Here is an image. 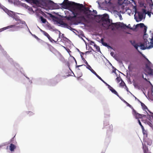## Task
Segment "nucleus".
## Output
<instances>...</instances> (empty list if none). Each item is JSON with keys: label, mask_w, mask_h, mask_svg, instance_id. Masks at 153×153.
I'll list each match as a JSON object with an SVG mask.
<instances>
[{"label": "nucleus", "mask_w": 153, "mask_h": 153, "mask_svg": "<svg viewBox=\"0 0 153 153\" xmlns=\"http://www.w3.org/2000/svg\"><path fill=\"white\" fill-rule=\"evenodd\" d=\"M135 13L136 14L137 13L138 14L139 19L137 18V17L135 15V14L134 15V19L136 20L137 22H139L141 21L143 18V14L141 13L138 11H135Z\"/></svg>", "instance_id": "1a4fd4ad"}, {"label": "nucleus", "mask_w": 153, "mask_h": 153, "mask_svg": "<svg viewBox=\"0 0 153 153\" xmlns=\"http://www.w3.org/2000/svg\"><path fill=\"white\" fill-rule=\"evenodd\" d=\"M102 82L104 83H106V82H105L103 80V81H102Z\"/></svg>", "instance_id": "864d4df0"}, {"label": "nucleus", "mask_w": 153, "mask_h": 153, "mask_svg": "<svg viewBox=\"0 0 153 153\" xmlns=\"http://www.w3.org/2000/svg\"><path fill=\"white\" fill-rule=\"evenodd\" d=\"M123 101L124 102L126 103V102H127L126 101H125V100H123Z\"/></svg>", "instance_id": "5fc2aeb1"}, {"label": "nucleus", "mask_w": 153, "mask_h": 153, "mask_svg": "<svg viewBox=\"0 0 153 153\" xmlns=\"http://www.w3.org/2000/svg\"><path fill=\"white\" fill-rule=\"evenodd\" d=\"M21 5L22 7H23L26 9H28V10L30 11H31L33 10V9L32 7H30L28 6L25 3H22L21 4Z\"/></svg>", "instance_id": "ddd939ff"}, {"label": "nucleus", "mask_w": 153, "mask_h": 153, "mask_svg": "<svg viewBox=\"0 0 153 153\" xmlns=\"http://www.w3.org/2000/svg\"><path fill=\"white\" fill-rule=\"evenodd\" d=\"M13 27L16 28V30H17V29L21 28V27L19 26H16V25H11L8 26L7 27H4V28H2L1 29H0V32H1L3 30H6V29H9V28H13Z\"/></svg>", "instance_id": "9b49d317"}, {"label": "nucleus", "mask_w": 153, "mask_h": 153, "mask_svg": "<svg viewBox=\"0 0 153 153\" xmlns=\"http://www.w3.org/2000/svg\"><path fill=\"white\" fill-rule=\"evenodd\" d=\"M64 34H62V36H64Z\"/></svg>", "instance_id": "13d9d810"}, {"label": "nucleus", "mask_w": 153, "mask_h": 153, "mask_svg": "<svg viewBox=\"0 0 153 153\" xmlns=\"http://www.w3.org/2000/svg\"><path fill=\"white\" fill-rule=\"evenodd\" d=\"M146 14H147L149 16V17H150L151 16V13H150L149 12V11H147V13H146Z\"/></svg>", "instance_id": "58836bf2"}, {"label": "nucleus", "mask_w": 153, "mask_h": 153, "mask_svg": "<svg viewBox=\"0 0 153 153\" xmlns=\"http://www.w3.org/2000/svg\"><path fill=\"white\" fill-rule=\"evenodd\" d=\"M142 11L143 13H144L145 14H146V13L147 12H146V10L144 9H142Z\"/></svg>", "instance_id": "473e14b6"}, {"label": "nucleus", "mask_w": 153, "mask_h": 153, "mask_svg": "<svg viewBox=\"0 0 153 153\" xmlns=\"http://www.w3.org/2000/svg\"><path fill=\"white\" fill-rule=\"evenodd\" d=\"M6 13L8 15L10 16H12L13 14V12L11 11L7 10Z\"/></svg>", "instance_id": "a878e982"}, {"label": "nucleus", "mask_w": 153, "mask_h": 153, "mask_svg": "<svg viewBox=\"0 0 153 153\" xmlns=\"http://www.w3.org/2000/svg\"><path fill=\"white\" fill-rule=\"evenodd\" d=\"M112 93H114V94H115L116 95H117V96L119 97V95L117 92L114 89L113 91L111 92Z\"/></svg>", "instance_id": "c756f323"}, {"label": "nucleus", "mask_w": 153, "mask_h": 153, "mask_svg": "<svg viewBox=\"0 0 153 153\" xmlns=\"http://www.w3.org/2000/svg\"><path fill=\"white\" fill-rule=\"evenodd\" d=\"M75 62H76V60H75Z\"/></svg>", "instance_id": "680f3d73"}, {"label": "nucleus", "mask_w": 153, "mask_h": 153, "mask_svg": "<svg viewBox=\"0 0 153 153\" xmlns=\"http://www.w3.org/2000/svg\"><path fill=\"white\" fill-rule=\"evenodd\" d=\"M76 65V68H77L79 67H80V66H82V65ZM84 66H85V65H84Z\"/></svg>", "instance_id": "79ce46f5"}, {"label": "nucleus", "mask_w": 153, "mask_h": 153, "mask_svg": "<svg viewBox=\"0 0 153 153\" xmlns=\"http://www.w3.org/2000/svg\"><path fill=\"white\" fill-rule=\"evenodd\" d=\"M61 33L60 32H59V36L57 39H59V38H60V35H61Z\"/></svg>", "instance_id": "c03bdc74"}, {"label": "nucleus", "mask_w": 153, "mask_h": 153, "mask_svg": "<svg viewBox=\"0 0 153 153\" xmlns=\"http://www.w3.org/2000/svg\"><path fill=\"white\" fill-rule=\"evenodd\" d=\"M101 42L102 45L106 47L108 46L107 44L104 41V39L103 38H102L101 40Z\"/></svg>", "instance_id": "a211bd4d"}, {"label": "nucleus", "mask_w": 153, "mask_h": 153, "mask_svg": "<svg viewBox=\"0 0 153 153\" xmlns=\"http://www.w3.org/2000/svg\"><path fill=\"white\" fill-rule=\"evenodd\" d=\"M81 56L82 59L84 62L85 63V64L86 65L88 64V63L85 60V58L83 57V56L81 55Z\"/></svg>", "instance_id": "cd10ccee"}, {"label": "nucleus", "mask_w": 153, "mask_h": 153, "mask_svg": "<svg viewBox=\"0 0 153 153\" xmlns=\"http://www.w3.org/2000/svg\"><path fill=\"white\" fill-rule=\"evenodd\" d=\"M16 148V146L14 145L12 143L10 144V150L11 152L13 151H14V149Z\"/></svg>", "instance_id": "2eb2a0df"}, {"label": "nucleus", "mask_w": 153, "mask_h": 153, "mask_svg": "<svg viewBox=\"0 0 153 153\" xmlns=\"http://www.w3.org/2000/svg\"><path fill=\"white\" fill-rule=\"evenodd\" d=\"M48 39L52 43L55 42V43H56V42L58 40V39H57V41H55L54 39H53L51 37L49 38Z\"/></svg>", "instance_id": "aec40b11"}, {"label": "nucleus", "mask_w": 153, "mask_h": 153, "mask_svg": "<svg viewBox=\"0 0 153 153\" xmlns=\"http://www.w3.org/2000/svg\"><path fill=\"white\" fill-rule=\"evenodd\" d=\"M132 45L134 47V48L138 51V45L137 44L135 43L134 41L133 42V43H131Z\"/></svg>", "instance_id": "6ab92c4d"}, {"label": "nucleus", "mask_w": 153, "mask_h": 153, "mask_svg": "<svg viewBox=\"0 0 153 153\" xmlns=\"http://www.w3.org/2000/svg\"><path fill=\"white\" fill-rule=\"evenodd\" d=\"M98 78V79H101V78L96 73V74H94Z\"/></svg>", "instance_id": "c9c22d12"}, {"label": "nucleus", "mask_w": 153, "mask_h": 153, "mask_svg": "<svg viewBox=\"0 0 153 153\" xmlns=\"http://www.w3.org/2000/svg\"><path fill=\"white\" fill-rule=\"evenodd\" d=\"M90 71L94 74H96V72L92 68Z\"/></svg>", "instance_id": "f704fd0d"}, {"label": "nucleus", "mask_w": 153, "mask_h": 153, "mask_svg": "<svg viewBox=\"0 0 153 153\" xmlns=\"http://www.w3.org/2000/svg\"><path fill=\"white\" fill-rule=\"evenodd\" d=\"M58 59L61 62H63L64 61V58L62 55H60Z\"/></svg>", "instance_id": "b1692460"}, {"label": "nucleus", "mask_w": 153, "mask_h": 153, "mask_svg": "<svg viewBox=\"0 0 153 153\" xmlns=\"http://www.w3.org/2000/svg\"><path fill=\"white\" fill-rule=\"evenodd\" d=\"M93 14H92V15H94L96 14L97 13V11L96 10H93Z\"/></svg>", "instance_id": "72a5a7b5"}, {"label": "nucleus", "mask_w": 153, "mask_h": 153, "mask_svg": "<svg viewBox=\"0 0 153 153\" xmlns=\"http://www.w3.org/2000/svg\"><path fill=\"white\" fill-rule=\"evenodd\" d=\"M105 84L108 87V85H109L107 84L106 82V83H105Z\"/></svg>", "instance_id": "3c124183"}, {"label": "nucleus", "mask_w": 153, "mask_h": 153, "mask_svg": "<svg viewBox=\"0 0 153 153\" xmlns=\"http://www.w3.org/2000/svg\"><path fill=\"white\" fill-rule=\"evenodd\" d=\"M152 14H153V13H152Z\"/></svg>", "instance_id": "0e129e2a"}, {"label": "nucleus", "mask_w": 153, "mask_h": 153, "mask_svg": "<svg viewBox=\"0 0 153 153\" xmlns=\"http://www.w3.org/2000/svg\"><path fill=\"white\" fill-rule=\"evenodd\" d=\"M40 19L41 21L43 23H45L46 22H47V21L46 19L44 18L42 16H40Z\"/></svg>", "instance_id": "412c9836"}, {"label": "nucleus", "mask_w": 153, "mask_h": 153, "mask_svg": "<svg viewBox=\"0 0 153 153\" xmlns=\"http://www.w3.org/2000/svg\"><path fill=\"white\" fill-rule=\"evenodd\" d=\"M72 13L74 16L71 17L70 18L72 19H75L77 23H80L82 22H85L86 21L84 16L81 15L80 12H76L74 10Z\"/></svg>", "instance_id": "f03ea898"}, {"label": "nucleus", "mask_w": 153, "mask_h": 153, "mask_svg": "<svg viewBox=\"0 0 153 153\" xmlns=\"http://www.w3.org/2000/svg\"><path fill=\"white\" fill-rule=\"evenodd\" d=\"M108 88L109 89V90L112 92L113 90L114 89L112 87H111L110 85H108Z\"/></svg>", "instance_id": "2f4dec72"}, {"label": "nucleus", "mask_w": 153, "mask_h": 153, "mask_svg": "<svg viewBox=\"0 0 153 153\" xmlns=\"http://www.w3.org/2000/svg\"><path fill=\"white\" fill-rule=\"evenodd\" d=\"M73 2L69 1L68 0H65L63 4L65 6L72 8Z\"/></svg>", "instance_id": "f8f14e48"}, {"label": "nucleus", "mask_w": 153, "mask_h": 153, "mask_svg": "<svg viewBox=\"0 0 153 153\" xmlns=\"http://www.w3.org/2000/svg\"><path fill=\"white\" fill-rule=\"evenodd\" d=\"M86 65H87L86 68H88V69L90 70L92 69L91 67V66L90 65H89L88 64H88H86Z\"/></svg>", "instance_id": "7c9ffc66"}, {"label": "nucleus", "mask_w": 153, "mask_h": 153, "mask_svg": "<svg viewBox=\"0 0 153 153\" xmlns=\"http://www.w3.org/2000/svg\"><path fill=\"white\" fill-rule=\"evenodd\" d=\"M147 27L145 26L144 27V31L146 32L147 30Z\"/></svg>", "instance_id": "ea45409f"}, {"label": "nucleus", "mask_w": 153, "mask_h": 153, "mask_svg": "<svg viewBox=\"0 0 153 153\" xmlns=\"http://www.w3.org/2000/svg\"><path fill=\"white\" fill-rule=\"evenodd\" d=\"M110 54L112 56H113L114 54V53L113 52H111L110 53Z\"/></svg>", "instance_id": "a19ab883"}, {"label": "nucleus", "mask_w": 153, "mask_h": 153, "mask_svg": "<svg viewBox=\"0 0 153 153\" xmlns=\"http://www.w3.org/2000/svg\"><path fill=\"white\" fill-rule=\"evenodd\" d=\"M126 84L125 82L122 80L121 82L120 83V85L122 87H123L125 86Z\"/></svg>", "instance_id": "bb28decb"}, {"label": "nucleus", "mask_w": 153, "mask_h": 153, "mask_svg": "<svg viewBox=\"0 0 153 153\" xmlns=\"http://www.w3.org/2000/svg\"><path fill=\"white\" fill-rule=\"evenodd\" d=\"M140 102L143 109L146 112V110H147L149 111L150 112L146 106L142 102Z\"/></svg>", "instance_id": "4468645a"}, {"label": "nucleus", "mask_w": 153, "mask_h": 153, "mask_svg": "<svg viewBox=\"0 0 153 153\" xmlns=\"http://www.w3.org/2000/svg\"><path fill=\"white\" fill-rule=\"evenodd\" d=\"M125 88L126 89V90L127 91L129 92L130 93H131V92L129 91L128 89V87H127V86H126V85H125Z\"/></svg>", "instance_id": "e433bc0d"}, {"label": "nucleus", "mask_w": 153, "mask_h": 153, "mask_svg": "<svg viewBox=\"0 0 153 153\" xmlns=\"http://www.w3.org/2000/svg\"><path fill=\"white\" fill-rule=\"evenodd\" d=\"M133 114L136 119L141 118L145 116V115L140 114L136 111L134 109L133 110Z\"/></svg>", "instance_id": "9d476101"}, {"label": "nucleus", "mask_w": 153, "mask_h": 153, "mask_svg": "<svg viewBox=\"0 0 153 153\" xmlns=\"http://www.w3.org/2000/svg\"><path fill=\"white\" fill-rule=\"evenodd\" d=\"M28 114H31V115L33 114V113L32 112H29Z\"/></svg>", "instance_id": "37998d69"}, {"label": "nucleus", "mask_w": 153, "mask_h": 153, "mask_svg": "<svg viewBox=\"0 0 153 153\" xmlns=\"http://www.w3.org/2000/svg\"><path fill=\"white\" fill-rule=\"evenodd\" d=\"M89 8L88 7H85L84 6V7H83V11H84L85 12L86 11H89L90 13L91 12V11L89 10Z\"/></svg>", "instance_id": "f3484780"}, {"label": "nucleus", "mask_w": 153, "mask_h": 153, "mask_svg": "<svg viewBox=\"0 0 153 153\" xmlns=\"http://www.w3.org/2000/svg\"><path fill=\"white\" fill-rule=\"evenodd\" d=\"M105 84L108 87V85H109L107 84L106 82V83H105Z\"/></svg>", "instance_id": "8fccbe9b"}, {"label": "nucleus", "mask_w": 153, "mask_h": 153, "mask_svg": "<svg viewBox=\"0 0 153 153\" xmlns=\"http://www.w3.org/2000/svg\"><path fill=\"white\" fill-rule=\"evenodd\" d=\"M84 6L82 4L76 3L74 2L72 8L77 9L81 11H82Z\"/></svg>", "instance_id": "6e6552de"}, {"label": "nucleus", "mask_w": 153, "mask_h": 153, "mask_svg": "<svg viewBox=\"0 0 153 153\" xmlns=\"http://www.w3.org/2000/svg\"><path fill=\"white\" fill-rule=\"evenodd\" d=\"M101 20L102 22V25L104 27H110L113 30L114 29V26L113 25L111 26L109 25L110 23V20L108 19V15L107 14H104L101 17Z\"/></svg>", "instance_id": "20e7f679"}, {"label": "nucleus", "mask_w": 153, "mask_h": 153, "mask_svg": "<svg viewBox=\"0 0 153 153\" xmlns=\"http://www.w3.org/2000/svg\"><path fill=\"white\" fill-rule=\"evenodd\" d=\"M143 42L140 44V46L141 49H149L153 47V36L151 39V45H150L149 42L148 41L147 39L145 38L144 36L143 37Z\"/></svg>", "instance_id": "7ed1b4c3"}, {"label": "nucleus", "mask_w": 153, "mask_h": 153, "mask_svg": "<svg viewBox=\"0 0 153 153\" xmlns=\"http://www.w3.org/2000/svg\"><path fill=\"white\" fill-rule=\"evenodd\" d=\"M135 98L136 99H137L136 97H135Z\"/></svg>", "instance_id": "e2e57ef3"}, {"label": "nucleus", "mask_w": 153, "mask_h": 153, "mask_svg": "<svg viewBox=\"0 0 153 153\" xmlns=\"http://www.w3.org/2000/svg\"><path fill=\"white\" fill-rule=\"evenodd\" d=\"M126 104L127 105L129 106H130L131 105L128 103L127 102H126Z\"/></svg>", "instance_id": "49530a36"}, {"label": "nucleus", "mask_w": 153, "mask_h": 153, "mask_svg": "<svg viewBox=\"0 0 153 153\" xmlns=\"http://www.w3.org/2000/svg\"><path fill=\"white\" fill-rule=\"evenodd\" d=\"M114 25V26L118 28L119 27H121L122 28H125V27H127L128 28H130L132 29V28L130 27V24H128V26H126L125 24H124L123 23L121 22H117L116 23H111V24L110 25V26Z\"/></svg>", "instance_id": "423d86ee"}, {"label": "nucleus", "mask_w": 153, "mask_h": 153, "mask_svg": "<svg viewBox=\"0 0 153 153\" xmlns=\"http://www.w3.org/2000/svg\"><path fill=\"white\" fill-rule=\"evenodd\" d=\"M91 43L94 44V46L96 48L97 51H100V48L99 46H97V45L95 44L94 43V42H93L91 41Z\"/></svg>", "instance_id": "dca6fc26"}, {"label": "nucleus", "mask_w": 153, "mask_h": 153, "mask_svg": "<svg viewBox=\"0 0 153 153\" xmlns=\"http://www.w3.org/2000/svg\"><path fill=\"white\" fill-rule=\"evenodd\" d=\"M35 37L36 39H38V37L37 36H35Z\"/></svg>", "instance_id": "6e6d98bb"}, {"label": "nucleus", "mask_w": 153, "mask_h": 153, "mask_svg": "<svg viewBox=\"0 0 153 153\" xmlns=\"http://www.w3.org/2000/svg\"><path fill=\"white\" fill-rule=\"evenodd\" d=\"M51 36H50V35H48V36H46V37H47V38H48V39L49 38H50Z\"/></svg>", "instance_id": "de8ad7c7"}, {"label": "nucleus", "mask_w": 153, "mask_h": 153, "mask_svg": "<svg viewBox=\"0 0 153 153\" xmlns=\"http://www.w3.org/2000/svg\"><path fill=\"white\" fill-rule=\"evenodd\" d=\"M152 92H153V88H152Z\"/></svg>", "instance_id": "052dcab7"}, {"label": "nucleus", "mask_w": 153, "mask_h": 153, "mask_svg": "<svg viewBox=\"0 0 153 153\" xmlns=\"http://www.w3.org/2000/svg\"><path fill=\"white\" fill-rule=\"evenodd\" d=\"M143 153H148V149L147 147H145L144 148L143 147Z\"/></svg>", "instance_id": "393cba45"}, {"label": "nucleus", "mask_w": 153, "mask_h": 153, "mask_svg": "<svg viewBox=\"0 0 153 153\" xmlns=\"http://www.w3.org/2000/svg\"><path fill=\"white\" fill-rule=\"evenodd\" d=\"M138 122H139V124H140V125L141 126L142 128L143 129V126L142 125L141 123V122H140V120H138Z\"/></svg>", "instance_id": "4c0bfd02"}, {"label": "nucleus", "mask_w": 153, "mask_h": 153, "mask_svg": "<svg viewBox=\"0 0 153 153\" xmlns=\"http://www.w3.org/2000/svg\"><path fill=\"white\" fill-rule=\"evenodd\" d=\"M40 31L46 37L48 36V35H49V34L45 31L40 29Z\"/></svg>", "instance_id": "5701e85b"}, {"label": "nucleus", "mask_w": 153, "mask_h": 153, "mask_svg": "<svg viewBox=\"0 0 153 153\" xmlns=\"http://www.w3.org/2000/svg\"><path fill=\"white\" fill-rule=\"evenodd\" d=\"M146 73H144L146 76L144 77L143 74L142 75L143 78L146 81H148L147 79H149L148 78V75H153V69L149 67L147 68L145 70Z\"/></svg>", "instance_id": "0eeeda50"}, {"label": "nucleus", "mask_w": 153, "mask_h": 153, "mask_svg": "<svg viewBox=\"0 0 153 153\" xmlns=\"http://www.w3.org/2000/svg\"><path fill=\"white\" fill-rule=\"evenodd\" d=\"M100 80H101L102 81H103V80L101 78V79H100Z\"/></svg>", "instance_id": "4d7b16f0"}, {"label": "nucleus", "mask_w": 153, "mask_h": 153, "mask_svg": "<svg viewBox=\"0 0 153 153\" xmlns=\"http://www.w3.org/2000/svg\"><path fill=\"white\" fill-rule=\"evenodd\" d=\"M105 84L108 87V85H109L107 84L106 82V83H105Z\"/></svg>", "instance_id": "603ef678"}, {"label": "nucleus", "mask_w": 153, "mask_h": 153, "mask_svg": "<svg viewBox=\"0 0 153 153\" xmlns=\"http://www.w3.org/2000/svg\"><path fill=\"white\" fill-rule=\"evenodd\" d=\"M105 1V3L107 4V3H110V4L111 3L110 1H109L108 2H107V1Z\"/></svg>", "instance_id": "a18cd8bd"}, {"label": "nucleus", "mask_w": 153, "mask_h": 153, "mask_svg": "<svg viewBox=\"0 0 153 153\" xmlns=\"http://www.w3.org/2000/svg\"><path fill=\"white\" fill-rule=\"evenodd\" d=\"M27 2L30 3L35 4L39 6L42 4L44 6H47L51 5L53 2L50 0H25Z\"/></svg>", "instance_id": "f257e3e1"}, {"label": "nucleus", "mask_w": 153, "mask_h": 153, "mask_svg": "<svg viewBox=\"0 0 153 153\" xmlns=\"http://www.w3.org/2000/svg\"><path fill=\"white\" fill-rule=\"evenodd\" d=\"M116 80L117 83H118L120 82V81L121 80L122 81V80L121 79L120 77H117L116 79Z\"/></svg>", "instance_id": "c85d7f7f"}, {"label": "nucleus", "mask_w": 153, "mask_h": 153, "mask_svg": "<svg viewBox=\"0 0 153 153\" xmlns=\"http://www.w3.org/2000/svg\"><path fill=\"white\" fill-rule=\"evenodd\" d=\"M120 18H122V16H121V15H120Z\"/></svg>", "instance_id": "bf43d9fd"}, {"label": "nucleus", "mask_w": 153, "mask_h": 153, "mask_svg": "<svg viewBox=\"0 0 153 153\" xmlns=\"http://www.w3.org/2000/svg\"><path fill=\"white\" fill-rule=\"evenodd\" d=\"M50 17L52 18L53 19L58 20V24L61 25L62 27L69 28L71 27L69 26L67 23H65L61 19H59L58 17L52 15V14L48 13Z\"/></svg>", "instance_id": "39448f33"}, {"label": "nucleus", "mask_w": 153, "mask_h": 153, "mask_svg": "<svg viewBox=\"0 0 153 153\" xmlns=\"http://www.w3.org/2000/svg\"><path fill=\"white\" fill-rule=\"evenodd\" d=\"M144 56V57L146 59V60H147V61H149V60H148L147 58H146L145 57V56Z\"/></svg>", "instance_id": "09e8293b"}, {"label": "nucleus", "mask_w": 153, "mask_h": 153, "mask_svg": "<svg viewBox=\"0 0 153 153\" xmlns=\"http://www.w3.org/2000/svg\"><path fill=\"white\" fill-rule=\"evenodd\" d=\"M145 26L143 23H141L139 24H137L136 25V27H139L141 28H142L144 27Z\"/></svg>", "instance_id": "4be33fe9"}]
</instances>
